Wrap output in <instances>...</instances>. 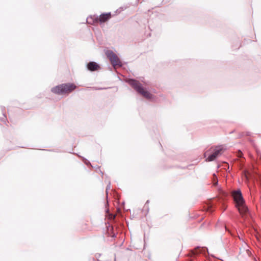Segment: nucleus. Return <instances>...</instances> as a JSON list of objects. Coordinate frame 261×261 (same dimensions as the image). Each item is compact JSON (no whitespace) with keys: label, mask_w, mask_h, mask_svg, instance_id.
<instances>
[{"label":"nucleus","mask_w":261,"mask_h":261,"mask_svg":"<svg viewBox=\"0 0 261 261\" xmlns=\"http://www.w3.org/2000/svg\"><path fill=\"white\" fill-rule=\"evenodd\" d=\"M232 196L235 202L236 206L240 215L243 218L245 217L248 213V208L245 204L241 191L239 190L233 191Z\"/></svg>","instance_id":"f257e3e1"},{"label":"nucleus","mask_w":261,"mask_h":261,"mask_svg":"<svg viewBox=\"0 0 261 261\" xmlns=\"http://www.w3.org/2000/svg\"><path fill=\"white\" fill-rule=\"evenodd\" d=\"M224 148L222 146L212 147L204 153V157L207 158L205 161L210 162L214 161L222 153Z\"/></svg>","instance_id":"f03ea898"},{"label":"nucleus","mask_w":261,"mask_h":261,"mask_svg":"<svg viewBox=\"0 0 261 261\" xmlns=\"http://www.w3.org/2000/svg\"><path fill=\"white\" fill-rule=\"evenodd\" d=\"M76 86L72 84H62L52 88L51 91L57 94H64L71 92Z\"/></svg>","instance_id":"7ed1b4c3"},{"label":"nucleus","mask_w":261,"mask_h":261,"mask_svg":"<svg viewBox=\"0 0 261 261\" xmlns=\"http://www.w3.org/2000/svg\"><path fill=\"white\" fill-rule=\"evenodd\" d=\"M128 84L132 86L138 92L148 99L151 98V94L145 91L141 86V84L135 80L130 79L128 81Z\"/></svg>","instance_id":"20e7f679"},{"label":"nucleus","mask_w":261,"mask_h":261,"mask_svg":"<svg viewBox=\"0 0 261 261\" xmlns=\"http://www.w3.org/2000/svg\"><path fill=\"white\" fill-rule=\"evenodd\" d=\"M106 54L107 57L109 59L111 63L114 66H122V64L120 60H119L117 56L115 54H114L112 50H108Z\"/></svg>","instance_id":"39448f33"},{"label":"nucleus","mask_w":261,"mask_h":261,"mask_svg":"<svg viewBox=\"0 0 261 261\" xmlns=\"http://www.w3.org/2000/svg\"><path fill=\"white\" fill-rule=\"evenodd\" d=\"M87 67L90 71H95L99 69V66L95 62H91L88 64Z\"/></svg>","instance_id":"423d86ee"},{"label":"nucleus","mask_w":261,"mask_h":261,"mask_svg":"<svg viewBox=\"0 0 261 261\" xmlns=\"http://www.w3.org/2000/svg\"><path fill=\"white\" fill-rule=\"evenodd\" d=\"M111 17V14L109 13H106V14H102L100 15L99 18V20L100 22H104L108 20L109 19H110Z\"/></svg>","instance_id":"0eeeda50"},{"label":"nucleus","mask_w":261,"mask_h":261,"mask_svg":"<svg viewBox=\"0 0 261 261\" xmlns=\"http://www.w3.org/2000/svg\"><path fill=\"white\" fill-rule=\"evenodd\" d=\"M91 18V17H88V18H87V22H88V23H91V22H90V19Z\"/></svg>","instance_id":"6e6552de"},{"label":"nucleus","mask_w":261,"mask_h":261,"mask_svg":"<svg viewBox=\"0 0 261 261\" xmlns=\"http://www.w3.org/2000/svg\"><path fill=\"white\" fill-rule=\"evenodd\" d=\"M218 183V181H217L216 182H215L214 184L216 185Z\"/></svg>","instance_id":"1a4fd4ad"},{"label":"nucleus","mask_w":261,"mask_h":261,"mask_svg":"<svg viewBox=\"0 0 261 261\" xmlns=\"http://www.w3.org/2000/svg\"><path fill=\"white\" fill-rule=\"evenodd\" d=\"M240 154H242V152H240ZM240 156H241V154L239 155Z\"/></svg>","instance_id":"9d476101"}]
</instances>
